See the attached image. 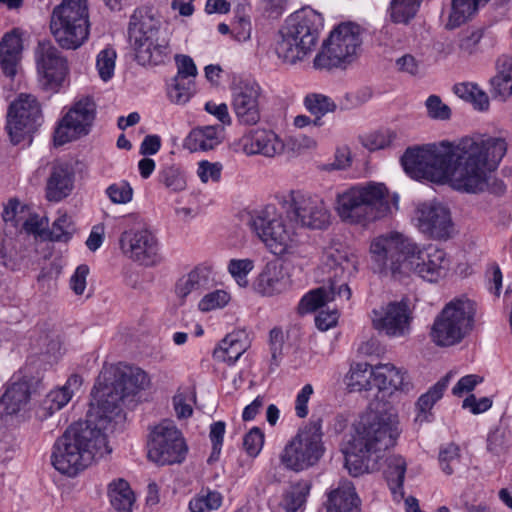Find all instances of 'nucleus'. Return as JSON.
Instances as JSON below:
<instances>
[{
  "mask_svg": "<svg viewBox=\"0 0 512 512\" xmlns=\"http://www.w3.org/2000/svg\"><path fill=\"white\" fill-rule=\"evenodd\" d=\"M147 373L139 367L110 365L103 368L92 390L87 420L70 425L59 437L51 454L53 467L62 474L75 476L98 458L111 453L107 431L122 420L120 402L146 389Z\"/></svg>",
  "mask_w": 512,
  "mask_h": 512,
  "instance_id": "f257e3e1",
  "label": "nucleus"
},
{
  "mask_svg": "<svg viewBox=\"0 0 512 512\" xmlns=\"http://www.w3.org/2000/svg\"><path fill=\"white\" fill-rule=\"evenodd\" d=\"M507 151L503 138L477 135L457 144L441 142L409 148L401 158L405 172L416 180L444 182L459 191L478 193L488 190L502 194L505 186L495 179L494 170Z\"/></svg>",
  "mask_w": 512,
  "mask_h": 512,
  "instance_id": "f03ea898",
  "label": "nucleus"
},
{
  "mask_svg": "<svg viewBox=\"0 0 512 512\" xmlns=\"http://www.w3.org/2000/svg\"><path fill=\"white\" fill-rule=\"evenodd\" d=\"M372 268L394 278L416 274L429 282L443 277L449 266L446 253L433 245L421 246L399 232L380 235L370 244Z\"/></svg>",
  "mask_w": 512,
  "mask_h": 512,
  "instance_id": "7ed1b4c3",
  "label": "nucleus"
},
{
  "mask_svg": "<svg viewBox=\"0 0 512 512\" xmlns=\"http://www.w3.org/2000/svg\"><path fill=\"white\" fill-rule=\"evenodd\" d=\"M399 434V420L394 409L370 413L343 450L349 474L357 477L378 470L383 452L395 445Z\"/></svg>",
  "mask_w": 512,
  "mask_h": 512,
  "instance_id": "20e7f679",
  "label": "nucleus"
},
{
  "mask_svg": "<svg viewBox=\"0 0 512 512\" xmlns=\"http://www.w3.org/2000/svg\"><path fill=\"white\" fill-rule=\"evenodd\" d=\"M128 36L140 65L162 64L172 54L169 26L162 14L152 6H142L133 12Z\"/></svg>",
  "mask_w": 512,
  "mask_h": 512,
  "instance_id": "39448f33",
  "label": "nucleus"
},
{
  "mask_svg": "<svg viewBox=\"0 0 512 512\" xmlns=\"http://www.w3.org/2000/svg\"><path fill=\"white\" fill-rule=\"evenodd\" d=\"M357 260L345 251L331 250L318 268V281L324 285L305 294L300 303L301 313L313 312L326 303L339 299L349 300L351 289L347 280L356 273Z\"/></svg>",
  "mask_w": 512,
  "mask_h": 512,
  "instance_id": "423d86ee",
  "label": "nucleus"
},
{
  "mask_svg": "<svg viewBox=\"0 0 512 512\" xmlns=\"http://www.w3.org/2000/svg\"><path fill=\"white\" fill-rule=\"evenodd\" d=\"M393 209H398V196H391L382 183L352 186L337 196L338 215L351 224L383 218Z\"/></svg>",
  "mask_w": 512,
  "mask_h": 512,
  "instance_id": "0eeeda50",
  "label": "nucleus"
},
{
  "mask_svg": "<svg viewBox=\"0 0 512 512\" xmlns=\"http://www.w3.org/2000/svg\"><path fill=\"white\" fill-rule=\"evenodd\" d=\"M323 28L321 14L305 8L290 15L280 29L275 53L284 63L303 60L316 46Z\"/></svg>",
  "mask_w": 512,
  "mask_h": 512,
  "instance_id": "6e6552de",
  "label": "nucleus"
},
{
  "mask_svg": "<svg viewBox=\"0 0 512 512\" xmlns=\"http://www.w3.org/2000/svg\"><path fill=\"white\" fill-rule=\"evenodd\" d=\"M249 225L271 253L282 256L290 253L297 245L296 224L291 214L283 208L269 204L254 210Z\"/></svg>",
  "mask_w": 512,
  "mask_h": 512,
  "instance_id": "1a4fd4ad",
  "label": "nucleus"
},
{
  "mask_svg": "<svg viewBox=\"0 0 512 512\" xmlns=\"http://www.w3.org/2000/svg\"><path fill=\"white\" fill-rule=\"evenodd\" d=\"M50 30L63 49L79 48L89 35L87 0H62L53 9Z\"/></svg>",
  "mask_w": 512,
  "mask_h": 512,
  "instance_id": "9d476101",
  "label": "nucleus"
},
{
  "mask_svg": "<svg viewBox=\"0 0 512 512\" xmlns=\"http://www.w3.org/2000/svg\"><path fill=\"white\" fill-rule=\"evenodd\" d=\"M476 313L475 303L469 299L450 301L435 318L431 338L437 346L449 347L460 343L472 330Z\"/></svg>",
  "mask_w": 512,
  "mask_h": 512,
  "instance_id": "9b49d317",
  "label": "nucleus"
},
{
  "mask_svg": "<svg viewBox=\"0 0 512 512\" xmlns=\"http://www.w3.org/2000/svg\"><path fill=\"white\" fill-rule=\"evenodd\" d=\"M362 44L361 29L354 23H342L331 31L322 50L315 56L316 69L346 68L359 55Z\"/></svg>",
  "mask_w": 512,
  "mask_h": 512,
  "instance_id": "f8f14e48",
  "label": "nucleus"
},
{
  "mask_svg": "<svg viewBox=\"0 0 512 512\" xmlns=\"http://www.w3.org/2000/svg\"><path fill=\"white\" fill-rule=\"evenodd\" d=\"M320 420L311 421L286 444L280 455L289 470L301 472L315 466L325 452Z\"/></svg>",
  "mask_w": 512,
  "mask_h": 512,
  "instance_id": "ddd939ff",
  "label": "nucleus"
},
{
  "mask_svg": "<svg viewBox=\"0 0 512 512\" xmlns=\"http://www.w3.org/2000/svg\"><path fill=\"white\" fill-rule=\"evenodd\" d=\"M34 58L39 87L45 92H59L70 72L66 57L50 41H40Z\"/></svg>",
  "mask_w": 512,
  "mask_h": 512,
  "instance_id": "4468645a",
  "label": "nucleus"
},
{
  "mask_svg": "<svg viewBox=\"0 0 512 512\" xmlns=\"http://www.w3.org/2000/svg\"><path fill=\"white\" fill-rule=\"evenodd\" d=\"M188 447L182 433L172 421L164 420L154 427L148 443V457L160 465L181 463Z\"/></svg>",
  "mask_w": 512,
  "mask_h": 512,
  "instance_id": "2eb2a0df",
  "label": "nucleus"
},
{
  "mask_svg": "<svg viewBox=\"0 0 512 512\" xmlns=\"http://www.w3.org/2000/svg\"><path fill=\"white\" fill-rule=\"evenodd\" d=\"M282 201L283 208L289 211L296 226L324 229L330 223L329 210L318 196H311L302 191H291Z\"/></svg>",
  "mask_w": 512,
  "mask_h": 512,
  "instance_id": "dca6fc26",
  "label": "nucleus"
},
{
  "mask_svg": "<svg viewBox=\"0 0 512 512\" xmlns=\"http://www.w3.org/2000/svg\"><path fill=\"white\" fill-rule=\"evenodd\" d=\"M95 115L96 105L92 98L82 97L75 101L55 127V145L61 146L87 135Z\"/></svg>",
  "mask_w": 512,
  "mask_h": 512,
  "instance_id": "f3484780",
  "label": "nucleus"
},
{
  "mask_svg": "<svg viewBox=\"0 0 512 512\" xmlns=\"http://www.w3.org/2000/svg\"><path fill=\"white\" fill-rule=\"evenodd\" d=\"M43 121L40 103L32 94L21 93L10 104L7 129L11 140L19 143L24 134L35 131Z\"/></svg>",
  "mask_w": 512,
  "mask_h": 512,
  "instance_id": "a211bd4d",
  "label": "nucleus"
},
{
  "mask_svg": "<svg viewBox=\"0 0 512 512\" xmlns=\"http://www.w3.org/2000/svg\"><path fill=\"white\" fill-rule=\"evenodd\" d=\"M419 232L435 240H446L453 233V222L447 207L437 202H421L415 205L411 216Z\"/></svg>",
  "mask_w": 512,
  "mask_h": 512,
  "instance_id": "6ab92c4d",
  "label": "nucleus"
},
{
  "mask_svg": "<svg viewBox=\"0 0 512 512\" xmlns=\"http://www.w3.org/2000/svg\"><path fill=\"white\" fill-rule=\"evenodd\" d=\"M372 327L391 338L406 337L411 331L412 313L403 302H389L370 313Z\"/></svg>",
  "mask_w": 512,
  "mask_h": 512,
  "instance_id": "aec40b11",
  "label": "nucleus"
},
{
  "mask_svg": "<svg viewBox=\"0 0 512 512\" xmlns=\"http://www.w3.org/2000/svg\"><path fill=\"white\" fill-rule=\"evenodd\" d=\"M119 244L123 254L140 265L151 267L162 261L158 239L148 229L124 231Z\"/></svg>",
  "mask_w": 512,
  "mask_h": 512,
  "instance_id": "412c9836",
  "label": "nucleus"
},
{
  "mask_svg": "<svg viewBox=\"0 0 512 512\" xmlns=\"http://www.w3.org/2000/svg\"><path fill=\"white\" fill-rule=\"evenodd\" d=\"M261 87L251 80H242L232 88V110L239 124L256 125L261 119Z\"/></svg>",
  "mask_w": 512,
  "mask_h": 512,
  "instance_id": "4be33fe9",
  "label": "nucleus"
},
{
  "mask_svg": "<svg viewBox=\"0 0 512 512\" xmlns=\"http://www.w3.org/2000/svg\"><path fill=\"white\" fill-rule=\"evenodd\" d=\"M81 385L82 378L79 375L73 374L63 386L47 393L35 410L37 419L44 421L65 407L72 399L74 393L80 389Z\"/></svg>",
  "mask_w": 512,
  "mask_h": 512,
  "instance_id": "5701e85b",
  "label": "nucleus"
},
{
  "mask_svg": "<svg viewBox=\"0 0 512 512\" xmlns=\"http://www.w3.org/2000/svg\"><path fill=\"white\" fill-rule=\"evenodd\" d=\"M288 288L289 278L277 260L268 261L253 281L255 292L264 297L279 295Z\"/></svg>",
  "mask_w": 512,
  "mask_h": 512,
  "instance_id": "b1692460",
  "label": "nucleus"
},
{
  "mask_svg": "<svg viewBox=\"0 0 512 512\" xmlns=\"http://www.w3.org/2000/svg\"><path fill=\"white\" fill-rule=\"evenodd\" d=\"M243 151L247 155L260 154L275 157L283 153L285 145L281 138L272 130L253 129L242 137Z\"/></svg>",
  "mask_w": 512,
  "mask_h": 512,
  "instance_id": "393cba45",
  "label": "nucleus"
},
{
  "mask_svg": "<svg viewBox=\"0 0 512 512\" xmlns=\"http://www.w3.org/2000/svg\"><path fill=\"white\" fill-rule=\"evenodd\" d=\"M74 187V173L65 163L52 164L46 181L45 195L50 202H60L68 197Z\"/></svg>",
  "mask_w": 512,
  "mask_h": 512,
  "instance_id": "a878e982",
  "label": "nucleus"
},
{
  "mask_svg": "<svg viewBox=\"0 0 512 512\" xmlns=\"http://www.w3.org/2000/svg\"><path fill=\"white\" fill-rule=\"evenodd\" d=\"M22 50L20 30L13 29L4 34L0 41V68L3 75L10 80L18 73Z\"/></svg>",
  "mask_w": 512,
  "mask_h": 512,
  "instance_id": "bb28decb",
  "label": "nucleus"
},
{
  "mask_svg": "<svg viewBox=\"0 0 512 512\" xmlns=\"http://www.w3.org/2000/svg\"><path fill=\"white\" fill-rule=\"evenodd\" d=\"M359 503L352 482L344 480L328 494L326 509L327 512H359Z\"/></svg>",
  "mask_w": 512,
  "mask_h": 512,
  "instance_id": "cd10ccee",
  "label": "nucleus"
},
{
  "mask_svg": "<svg viewBox=\"0 0 512 512\" xmlns=\"http://www.w3.org/2000/svg\"><path fill=\"white\" fill-rule=\"evenodd\" d=\"M211 281V267L200 264L189 273L178 279L175 285V293L178 298L184 300L194 292L206 289Z\"/></svg>",
  "mask_w": 512,
  "mask_h": 512,
  "instance_id": "c85d7f7f",
  "label": "nucleus"
},
{
  "mask_svg": "<svg viewBox=\"0 0 512 512\" xmlns=\"http://www.w3.org/2000/svg\"><path fill=\"white\" fill-rule=\"evenodd\" d=\"M30 399V384L25 379H12L0 399L6 415H15L23 410Z\"/></svg>",
  "mask_w": 512,
  "mask_h": 512,
  "instance_id": "c756f323",
  "label": "nucleus"
},
{
  "mask_svg": "<svg viewBox=\"0 0 512 512\" xmlns=\"http://www.w3.org/2000/svg\"><path fill=\"white\" fill-rule=\"evenodd\" d=\"M496 70V75L490 79V93L494 99L505 102L512 95V57H499Z\"/></svg>",
  "mask_w": 512,
  "mask_h": 512,
  "instance_id": "7c9ffc66",
  "label": "nucleus"
},
{
  "mask_svg": "<svg viewBox=\"0 0 512 512\" xmlns=\"http://www.w3.org/2000/svg\"><path fill=\"white\" fill-rule=\"evenodd\" d=\"M223 127L218 125L193 129L184 141V147L194 151H208L221 143Z\"/></svg>",
  "mask_w": 512,
  "mask_h": 512,
  "instance_id": "2f4dec72",
  "label": "nucleus"
},
{
  "mask_svg": "<svg viewBox=\"0 0 512 512\" xmlns=\"http://www.w3.org/2000/svg\"><path fill=\"white\" fill-rule=\"evenodd\" d=\"M407 469V462L401 455H390L386 459L384 471L393 499L400 502L404 499L403 483Z\"/></svg>",
  "mask_w": 512,
  "mask_h": 512,
  "instance_id": "473e14b6",
  "label": "nucleus"
},
{
  "mask_svg": "<svg viewBox=\"0 0 512 512\" xmlns=\"http://www.w3.org/2000/svg\"><path fill=\"white\" fill-rule=\"evenodd\" d=\"M243 336L241 332L228 334L214 349V359L228 365L234 364L247 349V343L242 339Z\"/></svg>",
  "mask_w": 512,
  "mask_h": 512,
  "instance_id": "72a5a7b5",
  "label": "nucleus"
},
{
  "mask_svg": "<svg viewBox=\"0 0 512 512\" xmlns=\"http://www.w3.org/2000/svg\"><path fill=\"white\" fill-rule=\"evenodd\" d=\"M311 485L307 481H300L291 485L277 503L272 506L274 512H297L305 503Z\"/></svg>",
  "mask_w": 512,
  "mask_h": 512,
  "instance_id": "f704fd0d",
  "label": "nucleus"
},
{
  "mask_svg": "<svg viewBox=\"0 0 512 512\" xmlns=\"http://www.w3.org/2000/svg\"><path fill=\"white\" fill-rule=\"evenodd\" d=\"M450 375H446L434 384L426 393L421 395L416 403V422L423 423L430 421L431 409L434 404L443 396L449 383Z\"/></svg>",
  "mask_w": 512,
  "mask_h": 512,
  "instance_id": "c9c22d12",
  "label": "nucleus"
},
{
  "mask_svg": "<svg viewBox=\"0 0 512 512\" xmlns=\"http://www.w3.org/2000/svg\"><path fill=\"white\" fill-rule=\"evenodd\" d=\"M108 495L115 510L118 512H132L135 494L127 481L124 479L112 481L108 487Z\"/></svg>",
  "mask_w": 512,
  "mask_h": 512,
  "instance_id": "e433bc0d",
  "label": "nucleus"
},
{
  "mask_svg": "<svg viewBox=\"0 0 512 512\" xmlns=\"http://www.w3.org/2000/svg\"><path fill=\"white\" fill-rule=\"evenodd\" d=\"M303 105L311 115L315 116L314 126H321V118L337 108L332 98L321 93H308L303 98Z\"/></svg>",
  "mask_w": 512,
  "mask_h": 512,
  "instance_id": "4c0bfd02",
  "label": "nucleus"
},
{
  "mask_svg": "<svg viewBox=\"0 0 512 512\" xmlns=\"http://www.w3.org/2000/svg\"><path fill=\"white\" fill-rule=\"evenodd\" d=\"M423 0H391L388 8L390 20L407 25L415 18Z\"/></svg>",
  "mask_w": 512,
  "mask_h": 512,
  "instance_id": "58836bf2",
  "label": "nucleus"
},
{
  "mask_svg": "<svg viewBox=\"0 0 512 512\" xmlns=\"http://www.w3.org/2000/svg\"><path fill=\"white\" fill-rule=\"evenodd\" d=\"M371 367L367 363H355L345 376V384L350 391L372 389Z\"/></svg>",
  "mask_w": 512,
  "mask_h": 512,
  "instance_id": "ea45409f",
  "label": "nucleus"
},
{
  "mask_svg": "<svg viewBox=\"0 0 512 512\" xmlns=\"http://www.w3.org/2000/svg\"><path fill=\"white\" fill-rule=\"evenodd\" d=\"M477 0H452L447 29H455L465 23L477 10Z\"/></svg>",
  "mask_w": 512,
  "mask_h": 512,
  "instance_id": "a19ab883",
  "label": "nucleus"
},
{
  "mask_svg": "<svg viewBox=\"0 0 512 512\" xmlns=\"http://www.w3.org/2000/svg\"><path fill=\"white\" fill-rule=\"evenodd\" d=\"M223 497L218 491L201 490L189 503L191 512H211L222 505Z\"/></svg>",
  "mask_w": 512,
  "mask_h": 512,
  "instance_id": "79ce46f5",
  "label": "nucleus"
},
{
  "mask_svg": "<svg viewBox=\"0 0 512 512\" xmlns=\"http://www.w3.org/2000/svg\"><path fill=\"white\" fill-rule=\"evenodd\" d=\"M194 93V82L192 79H181L174 77L168 86L167 96L169 100L178 105L187 103Z\"/></svg>",
  "mask_w": 512,
  "mask_h": 512,
  "instance_id": "37998d69",
  "label": "nucleus"
},
{
  "mask_svg": "<svg viewBox=\"0 0 512 512\" xmlns=\"http://www.w3.org/2000/svg\"><path fill=\"white\" fill-rule=\"evenodd\" d=\"M439 465L446 475H451L461 467L460 449L457 445L450 443L442 446L439 451Z\"/></svg>",
  "mask_w": 512,
  "mask_h": 512,
  "instance_id": "c03bdc74",
  "label": "nucleus"
},
{
  "mask_svg": "<svg viewBox=\"0 0 512 512\" xmlns=\"http://www.w3.org/2000/svg\"><path fill=\"white\" fill-rule=\"evenodd\" d=\"M158 178L167 189L173 192H179L186 188V177L183 171L175 165L163 167Z\"/></svg>",
  "mask_w": 512,
  "mask_h": 512,
  "instance_id": "a18cd8bd",
  "label": "nucleus"
},
{
  "mask_svg": "<svg viewBox=\"0 0 512 512\" xmlns=\"http://www.w3.org/2000/svg\"><path fill=\"white\" fill-rule=\"evenodd\" d=\"M254 267V260L250 258L231 259L227 265L228 272L241 287H246L248 285L249 282L247 277Z\"/></svg>",
  "mask_w": 512,
  "mask_h": 512,
  "instance_id": "49530a36",
  "label": "nucleus"
},
{
  "mask_svg": "<svg viewBox=\"0 0 512 512\" xmlns=\"http://www.w3.org/2000/svg\"><path fill=\"white\" fill-rule=\"evenodd\" d=\"M230 300L231 296L227 291L217 289L205 294L199 301L198 308L202 312H210L224 308Z\"/></svg>",
  "mask_w": 512,
  "mask_h": 512,
  "instance_id": "de8ad7c7",
  "label": "nucleus"
},
{
  "mask_svg": "<svg viewBox=\"0 0 512 512\" xmlns=\"http://www.w3.org/2000/svg\"><path fill=\"white\" fill-rule=\"evenodd\" d=\"M396 139V133L390 129L372 132L362 139L363 145L371 150L384 149Z\"/></svg>",
  "mask_w": 512,
  "mask_h": 512,
  "instance_id": "09e8293b",
  "label": "nucleus"
},
{
  "mask_svg": "<svg viewBox=\"0 0 512 512\" xmlns=\"http://www.w3.org/2000/svg\"><path fill=\"white\" fill-rule=\"evenodd\" d=\"M115 59L116 52L112 48H105L97 55L96 67L103 81H108L112 78L115 69Z\"/></svg>",
  "mask_w": 512,
  "mask_h": 512,
  "instance_id": "8fccbe9b",
  "label": "nucleus"
},
{
  "mask_svg": "<svg viewBox=\"0 0 512 512\" xmlns=\"http://www.w3.org/2000/svg\"><path fill=\"white\" fill-rule=\"evenodd\" d=\"M105 193L111 202L115 204H127L133 198V189L125 180L109 185Z\"/></svg>",
  "mask_w": 512,
  "mask_h": 512,
  "instance_id": "3c124183",
  "label": "nucleus"
},
{
  "mask_svg": "<svg viewBox=\"0 0 512 512\" xmlns=\"http://www.w3.org/2000/svg\"><path fill=\"white\" fill-rule=\"evenodd\" d=\"M74 226L67 214L60 215L53 223L50 235L54 241H68L74 233Z\"/></svg>",
  "mask_w": 512,
  "mask_h": 512,
  "instance_id": "603ef678",
  "label": "nucleus"
},
{
  "mask_svg": "<svg viewBox=\"0 0 512 512\" xmlns=\"http://www.w3.org/2000/svg\"><path fill=\"white\" fill-rule=\"evenodd\" d=\"M193 399L194 394L188 389L178 391V393L173 397V405L178 418H188L192 415L193 409L191 402Z\"/></svg>",
  "mask_w": 512,
  "mask_h": 512,
  "instance_id": "864d4df0",
  "label": "nucleus"
},
{
  "mask_svg": "<svg viewBox=\"0 0 512 512\" xmlns=\"http://www.w3.org/2000/svg\"><path fill=\"white\" fill-rule=\"evenodd\" d=\"M425 106L428 116L432 119L447 120L451 116L450 108L437 95H430L425 102Z\"/></svg>",
  "mask_w": 512,
  "mask_h": 512,
  "instance_id": "5fc2aeb1",
  "label": "nucleus"
},
{
  "mask_svg": "<svg viewBox=\"0 0 512 512\" xmlns=\"http://www.w3.org/2000/svg\"><path fill=\"white\" fill-rule=\"evenodd\" d=\"M482 39L481 30L466 31L461 34L459 39V49L465 55H472L479 50V44Z\"/></svg>",
  "mask_w": 512,
  "mask_h": 512,
  "instance_id": "6e6d98bb",
  "label": "nucleus"
},
{
  "mask_svg": "<svg viewBox=\"0 0 512 512\" xmlns=\"http://www.w3.org/2000/svg\"><path fill=\"white\" fill-rule=\"evenodd\" d=\"M264 444V434L262 431L254 427L252 428L243 439V446L245 451L252 457H256L262 450Z\"/></svg>",
  "mask_w": 512,
  "mask_h": 512,
  "instance_id": "4d7b16f0",
  "label": "nucleus"
},
{
  "mask_svg": "<svg viewBox=\"0 0 512 512\" xmlns=\"http://www.w3.org/2000/svg\"><path fill=\"white\" fill-rule=\"evenodd\" d=\"M222 165L203 160L198 163L197 175L203 183L218 182L221 178Z\"/></svg>",
  "mask_w": 512,
  "mask_h": 512,
  "instance_id": "13d9d810",
  "label": "nucleus"
},
{
  "mask_svg": "<svg viewBox=\"0 0 512 512\" xmlns=\"http://www.w3.org/2000/svg\"><path fill=\"white\" fill-rule=\"evenodd\" d=\"M411 388L410 378L405 371L396 368L390 364V378L388 391H404L408 392Z\"/></svg>",
  "mask_w": 512,
  "mask_h": 512,
  "instance_id": "bf43d9fd",
  "label": "nucleus"
},
{
  "mask_svg": "<svg viewBox=\"0 0 512 512\" xmlns=\"http://www.w3.org/2000/svg\"><path fill=\"white\" fill-rule=\"evenodd\" d=\"M225 427L226 425L223 421L214 422L210 426L209 436L212 443V453L209 460L217 459L220 455L225 434Z\"/></svg>",
  "mask_w": 512,
  "mask_h": 512,
  "instance_id": "052dcab7",
  "label": "nucleus"
},
{
  "mask_svg": "<svg viewBox=\"0 0 512 512\" xmlns=\"http://www.w3.org/2000/svg\"><path fill=\"white\" fill-rule=\"evenodd\" d=\"M372 388L380 391L389 390L390 363L379 364L371 369Z\"/></svg>",
  "mask_w": 512,
  "mask_h": 512,
  "instance_id": "680f3d73",
  "label": "nucleus"
},
{
  "mask_svg": "<svg viewBox=\"0 0 512 512\" xmlns=\"http://www.w3.org/2000/svg\"><path fill=\"white\" fill-rule=\"evenodd\" d=\"M177 74L175 77L181 79H191L197 75V68L190 56L176 55Z\"/></svg>",
  "mask_w": 512,
  "mask_h": 512,
  "instance_id": "e2e57ef3",
  "label": "nucleus"
},
{
  "mask_svg": "<svg viewBox=\"0 0 512 512\" xmlns=\"http://www.w3.org/2000/svg\"><path fill=\"white\" fill-rule=\"evenodd\" d=\"M89 274V267L85 264L79 265L70 278V287L77 295H82L86 288V279Z\"/></svg>",
  "mask_w": 512,
  "mask_h": 512,
  "instance_id": "0e129e2a",
  "label": "nucleus"
},
{
  "mask_svg": "<svg viewBox=\"0 0 512 512\" xmlns=\"http://www.w3.org/2000/svg\"><path fill=\"white\" fill-rule=\"evenodd\" d=\"M313 394V387L310 384H306L299 391L295 401V412L300 418H304L308 415V402Z\"/></svg>",
  "mask_w": 512,
  "mask_h": 512,
  "instance_id": "69168bd1",
  "label": "nucleus"
},
{
  "mask_svg": "<svg viewBox=\"0 0 512 512\" xmlns=\"http://www.w3.org/2000/svg\"><path fill=\"white\" fill-rule=\"evenodd\" d=\"M482 381H483V378L478 375H475V374L463 376L462 378L459 379L457 384L453 387L452 393L455 396L460 397L464 393L471 392L476 387V385H478Z\"/></svg>",
  "mask_w": 512,
  "mask_h": 512,
  "instance_id": "338daca9",
  "label": "nucleus"
},
{
  "mask_svg": "<svg viewBox=\"0 0 512 512\" xmlns=\"http://www.w3.org/2000/svg\"><path fill=\"white\" fill-rule=\"evenodd\" d=\"M492 406V400L488 397L477 399L475 395L471 394L463 401L462 407L469 409L473 414H480L487 411Z\"/></svg>",
  "mask_w": 512,
  "mask_h": 512,
  "instance_id": "774afa93",
  "label": "nucleus"
}]
</instances>
